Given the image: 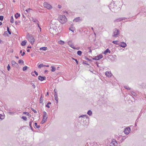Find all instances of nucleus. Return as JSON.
I'll list each match as a JSON object with an SVG mask.
<instances>
[{
  "mask_svg": "<svg viewBox=\"0 0 146 146\" xmlns=\"http://www.w3.org/2000/svg\"><path fill=\"white\" fill-rule=\"evenodd\" d=\"M62 28L61 27L59 26L58 25L56 24H55L54 25H52V27H50V30L51 31V30L53 29L56 32H60L62 30Z\"/></svg>",
  "mask_w": 146,
  "mask_h": 146,
  "instance_id": "obj_1",
  "label": "nucleus"
},
{
  "mask_svg": "<svg viewBox=\"0 0 146 146\" xmlns=\"http://www.w3.org/2000/svg\"><path fill=\"white\" fill-rule=\"evenodd\" d=\"M113 6L112 4L109 6V8L113 12L115 13L120 10L119 7H117L116 5H113Z\"/></svg>",
  "mask_w": 146,
  "mask_h": 146,
  "instance_id": "obj_2",
  "label": "nucleus"
},
{
  "mask_svg": "<svg viewBox=\"0 0 146 146\" xmlns=\"http://www.w3.org/2000/svg\"><path fill=\"white\" fill-rule=\"evenodd\" d=\"M120 33L119 30L115 28L113 30V36L116 38L118 36V35Z\"/></svg>",
  "mask_w": 146,
  "mask_h": 146,
  "instance_id": "obj_3",
  "label": "nucleus"
},
{
  "mask_svg": "<svg viewBox=\"0 0 146 146\" xmlns=\"http://www.w3.org/2000/svg\"><path fill=\"white\" fill-rule=\"evenodd\" d=\"M60 22L62 24L65 23L67 21V19L64 15H60Z\"/></svg>",
  "mask_w": 146,
  "mask_h": 146,
  "instance_id": "obj_4",
  "label": "nucleus"
},
{
  "mask_svg": "<svg viewBox=\"0 0 146 146\" xmlns=\"http://www.w3.org/2000/svg\"><path fill=\"white\" fill-rule=\"evenodd\" d=\"M102 54H100L97 56H95L94 58H93L92 59L94 60H97L102 58Z\"/></svg>",
  "mask_w": 146,
  "mask_h": 146,
  "instance_id": "obj_5",
  "label": "nucleus"
},
{
  "mask_svg": "<svg viewBox=\"0 0 146 146\" xmlns=\"http://www.w3.org/2000/svg\"><path fill=\"white\" fill-rule=\"evenodd\" d=\"M110 144L111 146H115L117 145L118 144V143L116 140L113 139L112 140V141L110 143Z\"/></svg>",
  "mask_w": 146,
  "mask_h": 146,
  "instance_id": "obj_6",
  "label": "nucleus"
},
{
  "mask_svg": "<svg viewBox=\"0 0 146 146\" xmlns=\"http://www.w3.org/2000/svg\"><path fill=\"white\" fill-rule=\"evenodd\" d=\"M131 130V129L129 127H127L125 129L124 131V133L128 135L129 134L130 131Z\"/></svg>",
  "mask_w": 146,
  "mask_h": 146,
  "instance_id": "obj_7",
  "label": "nucleus"
},
{
  "mask_svg": "<svg viewBox=\"0 0 146 146\" xmlns=\"http://www.w3.org/2000/svg\"><path fill=\"white\" fill-rule=\"evenodd\" d=\"M29 39L31 40V43L32 44H34L35 41V39L33 36L30 35L29 37Z\"/></svg>",
  "mask_w": 146,
  "mask_h": 146,
  "instance_id": "obj_8",
  "label": "nucleus"
},
{
  "mask_svg": "<svg viewBox=\"0 0 146 146\" xmlns=\"http://www.w3.org/2000/svg\"><path fill=\"white\" fill-rule=\"evenodd\" d=\"M44 6L45 7L48 9H51L52 8V6L46 3H44Z\"/></svg>",
  "mask_w": 146,
  "mask_h": 146,
  "instance_id": "obj_9",
  "label": "nucleus"
},
{
  "mask_svg": "<svg viewBox=\"0 0 146 146\" xmlns=\"http://www.w3.org/2000/svg\"><path fill=\"white\" fill-rule=\"evenodd\" d=\"M83 118V120H85L86 119H89L88 116L86 115H82L80 116L79 117V118L80 119L81 118Z\"/></svg>",
  "mask_w": 146,
  "mask_h": 146,
  "instance_id": "obj_10",
  "label": "nucleus"
},
{
  "mask_svg": "<svg viewBox=\"0 0 146 146\" xmlns=\"http://www.w3.org/2000/svg\"><path fill=\"white\" fill-rule=\"evenodd\" d=\"M48 118V115L46 112L44 111L43 112V118L42 119L43 120H46V119Z\"/></svg>",
  "mask_w": 146,
  "mask_h": 146,
  "instance_id": "obj_11",
  "label": "nucleus"
},
{
  "mask_svg": "<svg viewBox=\"0 0 146 146\" xmlns=\"http://www.w3.org/2000/svg\"><path fill=\"white\" fill-rule=\"evenodd\" d=\"M68 45L74 49H76V48L75 47L74 45L72 43V41L71 40L69 41L68 42Z\"/></svg>",
  "mask_w": 146,
  "mask_h": 146,
  "instance_id": "obj_12",
  "label": "nucleus"
},
{
  "mask_svg": "<svg viewBox=\"0 0 146 146\" xmlns=\"http://www.w3.org/2000/svg\"><path fill=\"white\" fill-rule=\"evenodd\" d=\"M126 19L125 17H121L120 18H119L118 19H117L114 20V22H118L120 21H121L123 20H124L125 19Z\"/></svg>",
  "mask_w": 146,
  "mask_h": 146,
  "instance_id": "obj_13",
  "label": "nucleus"
},
{
  "mask_svg": "<svg viewBox=\"0 0 146 146\" xmlns=\"http://www.w3.org/2000/svg\"><path fill=\"white\" fill-rule=\"evenodd\" d=\"M11 63L12 66H15L17 67L19 66L18 64L14 60L12 61L11 62Z\"/></svg>",
  "mask_w": 146,
  "mask_h": 146,
  "instance_id": "obj_14",
  "label": "nucleus"
},
{
  "mask_svg": "<svg viewBox=\"0 0 146 146\" xmlns=\"http://www.w3.org/2000/svg\"><path fill=\"white\" fill-rule=\"evenodd\" d=\"M46 77L42 76H38V79L40 81H43L46 79Z\"/></svg>",
  "mask_w": 146,
  "mask_h": 146,
  "instance_id": "obj_15",
  "label": "nucleus"
},
{
  "mask_svg": "<svg viewBox=\"0 0 146 146\" xmlns=\"http://www.w3.org/2000/svg\"><path fill=\"white\" fill-rule=\"evenodd\" d=\"M121 44H119V46L122 47L123 48H124L126 46V44L124 42H121Z\"/></svg>",
  "mask_w": 146,
  "mask_h": 146,
  "instance_id": "obj_16",
  "label": "nucleus"
},
{
  "mask_svg": "<svg viewBox=\"0 0 146 146\" xmlns=\"http://www.w3.org/2000/svg\"><path fill=\"white\" fill-rule=\"evenodd\" d=\"M27 42V41L26 40H23L21 43V44L22 46H24L26 45V44Z\"/></svg>",
  "mask_w": 146,
  "mask_h": 146,
  "instance_id": "obj_17",
  "label": "nucleus"
},
{
  "mask_svg": "<svg viewBox=\"0 0 146 146\" xmlns=\"http://www.w3.org/2000/svg\"><path fill=\"white\" fill-rule=\"evenodd\" d=\"M108 53H111L110 51L108 48L106 49V50L104 52V54H106Z\"/></svg>",
  "mask_w": 146,
  "mask_h": 146,
  "instance_id": "obj_18",
  "label": "nucleus"
},
{
  "mask_svg": "<svg viewBox=\"0 0 146 146\" xmlns=\"http://www.w3.org/2000/svg\"><path fill=\"white\" fill-rule=\"evenodd\" d=\"M55 91V94H54V97L56 101V102H58V100L57 99V93H56L55 91V90H54Z\"/></svg>",
  "mask_w": 146,
  "mask_h": 146,
  "instance_id": "obj_19",
  "label": "nucleus"
},
{
  "mask_svg": "<svg viewBox=\"0 0 146 146\" xmlns=\"http://www.w3.org/2000/svg\"><path fill=\"white\" fill-rule=\"evenodd\" d=\"M31 20L33 21V22H38V21L36 19H34L33 17H31Z\"/></svg>",
  "mask_w": 146,
  "mask_h": 146,
  "instance_id": "obj_20",
  "label": "nucleus"
},
{
  "mask_svg": "<svg viewBox=\"0 0 146 146\" xmlns=\"http://www.w3.org/2000/svg\"><path fill=\"white\" fill-rule=\"evenodd\" d=\"M47 49V47H41L40 48V50H46Z\"/></svg>",
  "mask_w": 146,
  "mask_h": 146,
  "instance_id": "obj_21",
  "label": "nucleus"
},
{
  "mask_svg": "<svg viewBox=\"0 0 146 146\" xmlns=\"http://www.w3.org/2000/svg\"><path fill=\"white\" fill-rule=\"evenodd\" d=\"M15 18L17 19L18 17L20 16V14L17 13L15 14Z\"/></svg>",
  "mask_w": 146,
  "mask_h": 146,
  "instance_id": "obj_22",
  "label": "nucleus"
},
{
  "mask_svg": "<svg viewBox=\"0 0 146 146\" xmlns=\"http://www.w3.org/2000/svg\"><path fill=\"white\" fill-rule=\"evenodd\" d=\"M106 75L108 77L111 76V73H110L109 72H106L105 73Z\"/></svg>",
  "mask_w": 146,
  "mask_h": 146,
  "instance_id": "obj_23",
  "label": "nucleus"
},
{
  "mask_svg": "<svg viewBox=\"0 0 146 146\" xmlns=\"http://www.w3.org/2000/svg\"><path fill=\"white\" fill-rule=\"evenodd\" d=\"M5 118V115L3 113V115L0 114V119L1 120H2L4 119Z\"/></svg>",
  "mask_w": 146,
  "mask_h": 146,
  "instance_id": "obj_24",
  "label": "nucleus"
},
{
  "mask_svg": "<svg viewBox=\"0 0 146 146\" xmlns=\"http://www.w3.org/2000/svg\"><path fill=\"white\" fill-rule=\"evenodd\" d=\"M79 19H80L79 17H76V18H75L73 20V21L74 22H77L79 20Z\"/></svg>",
  "mask_w": 146,
  "mask_h": 146,
  "instance_id": "obj_25",
  "label": "nucleus"
},
{
  "mask_svg": "<svg viewBox=\"0 0 146 146\" xmlns=\"http://www.w3.org/2000/svg\"><path fill=\"white\" fill-rule=\"evenodd\" d=\"M87 114L89 115H91L92 114V112L91 110H89L88 111Z\"/></svg>",
  "mask_w": 146,
  "mask_h": 146,
  "instance_id": "obj_26",
  "label": "nucleus"
},
{
  "mask_svg": "<svg viewBox=\"0 0 146 146\" xmlns=\"http://www.w3.org/2000/svg\"><path fill=\"white\" fill-rule=\"evenodd\" d=\"M51 68H52V69L51 70L52 72H53L55 71L56 68L54 66H51Z\"/></svg>",
  "mask_w": 146,
  "mask_h": 146,
  "instance_id": "obj_27",
  "label": "nucleus"
},
{
  "mask_svg": "<svg viewBox=\"0 0 146 146\" xmlns=\"http://www.w3.org/2000/svg\"><path fill=\"white\" fill-rule=\"evenodd\" d=\"M43 102V99L42 98V96L40 97V103L42 104H43V103L42 104V103Z\"/></svg>",
  "mask_w": 146,
  "mask_h": 146,
  "instance_id": "obj_28",
  "label": "nucleus"
},
{
  "mask_svg": "<svg viewBox=\"0 0 146 146\" xmlns=\"http://www.w3.org/2000/svg\"><path fill=\"white\" fill-rule=\"evenodd\" d=\"M82 53V52L80 50H78L77 52V54L79 56H81Z\"/></svg>",
  "mask_w": 146,
  "mask_h": 146,
  "instance_id": "obj_29",
  "label": "nucleus"
},
{
  "mask_svg": "<svg viewBox=\"0 0 146 146\" xmlns=\"http://www.w3.org/2000/svg\"><path fill=\"white\" fill-rule=\"evenodd\" d=\"M58 43L60 44H63L64 43V42L62 40H60L58 41Z\"/></svg>",
  "mask_w": 146,
  "mask_h": 146,
  "instance_id": "obj_30",
  "label": "nucleus"
},
{
  "mask_svg": "<svg viewBox=\"0 0 146 146\" xmlns=\"http://www.w3.org/2000/svg\"><path fill=\"white\" fill-rule=\"evenodd\" d=\"M51 103L50 102H49L47 103V105H46V107H47L48 108H50V106L49 105V104H51Z\"/></svg>",
  "mask_w": 146,
  "mask_h": 146,
  "instance_id": "obj_31",
  "label": "nucleus"
},
{
  "mask_svg": "<svg viewBox=\"0 0 146 146\" xmlns=\"http://www.w3.org/2000/svg\"><path fill=\"white\" fill-rule=\"evenodd\" d=\"M7 32H8L9 34V35L11 34V32L10 31L9 28L8 27H7Z\"/></svg>",
  "mask_w": 146,
  "mask_h": 146,
  "instance_id": "obj_32",
  "label": "nucleus"
},
{
  "mask_svg": "<svg viewBox=\"0 0 146 146\" xmlns=\"http://www.w3.org/2000/svg\"><path fill=\"white\" fill-rule=\"evenodd\" d=\"M11 19L10 20V22L11 23H14V22L13 17V16H11Z\"/></svg>",
  "mask_w": 146,
  "mask_h": 146,
  "instance_id": "obj_33",
  "label": "nucleus"
},
{
  "mask_svg": "<svg viewBox=\"0 0 146 146\" xmlns=\"http://www.w3.org/2000/svg\"><path fill=\"white\" fill-rule=\"evenodd\" d=\"M118 42V40H114V41H113V42H112L114 43V44H119L118 43H117V42Z\"/></svg>",
  "mask_w": 146,
  "mask_h": 146,
  "instance_id": "obj_34",
  "label": "nucleus"
},
{
  "mask_svg": "<svg viewBox=\"0 0 146 146\" xmlns=\"http://www.w3.org/2000/svg\"><path fill=\"white\" fill-rule=\"evenodd\" d=\"M45 65H44L42 64H40L38 66V67L39 68H40L42 67L45 66Z\"/></svg>",
  "mask_w": 146,
  "mask_h": 146,
  "instance_id": "obj_35",
  "label": "nucleus"
},
{
  "mask_svg": "<svg viewBox=\"0 0 146 146\" xmlns=\"http://www.w3.org/2000/svg\"><path fill=\"white\" fill-rule=\"evenodd\" d=\"M23 114H26L27 115H28V116L30 115V117L31 116V114H29V113L28 112H23Z\"/></svg>",
  "mask_w": 146,
  "mask_h": 146,
  "instance_id": "obj_36",
  "label": "nucleus"
},
{
  "mask_svg": "<svg viewBox=\"0 0 146 146\" xmlns=\"http://www.w3.org/2000/svg\"><path fill=\"white\" fill-rule=\"evenodd\" d=\"M28 68L27 66H24L23 68V71H25Z\"/></svg>",
  "mask_w": 146,
  "mask_h": 146,
  "instance_id": "obj_37",
  "label": "nucleus"
},
{
  "mask_svg": "<svg viewBox=\"0 0 146 146\" xmlns=\"http://www.w3.org/2000/svg\"><path fill=\"white\" fill-rule=\"evenodd\" d=\"M35 126L37 128H39L40 127V125H37V123L36 122L35 123Z\"/></svg>",
  "mask_w": 146,
  "mask_h": 146,
  "instance_id": "obj_38",
  "label": "nucleus"
},
{
  "mask_svg": "<svg viewBox=\"0 0 146 146\" xmlns=\"http://www.w3.org/2000/svg\"><path fill=\"white\" fill-rule=\"evenodd\" d=\"M4 35L5 36H8L9 35L7 34V31H5L4 32Z\"/></svg>",
  "mask_w": 146,
  "mask_h": 146,
  "instance_id": "obj_39",
  "label": "nucleus"
},
{
  "mask_svg": "<svg viewBox=\"0 0 146 146\" xmlns=\"http://www.w3.org/2000/svg\"><path fill=\"white\" fill-rule=\"evenodd\" d=\"M85 59L86 60H88L89 61H92V60L90 59H89V58H88L86 56H85Z\"/></svg>",
  "mask_w": 146,
  "mask_h": 146,
  "instance_id": "obj_40",
  "label": "nucleus"
},
{
  "mask_svg": "<svg viewBox=\"0 0 146 146\" xmlns=\"http://www.w3.org/2000/svg\"><path fill=\"white\" fill-rule=\"evenodd\" d=\"M21 118L25 121H26L27 120V118L25 116H23Z\"/></svg>",
  "mask_w": 146,
  "mask_h": 146,
  "instance_id": "obj_41",
  "label": "nucleus"
},
{
  "mask_svg": "<svg viewBox=\"0 0 146 146\" xmlns=\"http://www.w3.org/2000/svg\"><path fill=\"white\" fill-rule=\"evenodd\" d=\"M131 94L134 96H136V95L135 93L133 91H131Z\"/></svg>",
  "mask_w": 146,
  "mask_h": 146,
  "instance_id": "obj_42",
  "label": "nucleus"
},
{
  "mask_svg": "<svg viewBox=\"0 0 146 146\" xmlns=\"http://www.w3.org/2000/svg\"><path fill=\"white\" fill-rule=\"evenodd\" d=\"M18 63H24V61L20 59L18 61Z\"/></svg>",
  "mask_w": 146,
  "mask_h": 146,
  "instance_id": "obj_43",
  "label": "nucleus"
},
{
  "mask_svg": "<svg viewBox=\"0 0 146 146\" xmlns=\"http://www.w3.org/2000/svg\"><path fill=\"white\" fill-rule=\"evenodd\" d=\"M124 88L127 90H130V88H129L128 86H124Z\"/></svg>",
  "mask_w": 146,
  "mask_h": 146,
  "instance_id": "obj_44",
  "label": "nucleus"
},
{
  "mask_svg": "<svg viewBox=\"0 0 146 146\" xmlns=\"http://www.w3.org/2000/svg\"><path fill=\"white\" fill-rule=\"evenodd\" d=\"M4 17L2 15L0 16V20L1 21H2L3 20Z\"/></svg>",
  "mask_w": 146,
  "mask_h": 146,
  "instance_id": "obj_45",
  "label": "nucleus"
},
{
  "mask_svg": "<svg viewBox=\"0 0 146 146\" xmlns=\"http://www.w3.org/2000/svg\"><path fill=\"white\" fill-rule=\"evenodd\" d=\"M31 84L32 85V86L33 87V88H35V85H34V83H33V82H31Z\"/></svg>",
  "mask_w": 146,
  "mask_h": 146,
  "instance_id": "obj_46",
  "label": "nucleus"
},
{
  "mask_svg": "<svg viewBox=\"0 0 146 146\" xmlns=\"http://www.w3.org/2000/svg\"><path fill=\"white\" fill-rule=\"evenodd\" d=\"M7 70L8 71H9L11 67H10V65L9 64H8V65L7 66Z\"/></svg>",
  "mask_w": 146,
  "mask_h": 146,
  "instance_id": "obj_47",
  "label": "nucleus"
},
{
  "mask_svg": "<svg viewBox=\"0 0 146 146\" xmlns=\"http://www.w3.org/2000/svg\"><path fill=\"white\" fill-rule=\"evenodd\" d=\"M31 110L33 111L35 113H36L37 112L33 108H31Z\"/></svg>",
  "mask_w": 146,
  "mask_h": 146,
  "instance_id": "obj_48",
  "label": "nucleus"
},
{
  "mask_svg": "<svg viewBox=\"0 0 146 146\" xmlns=\"http://www.w3.org/2000/svg\"><path fill=\"white\" fill-rule=\"evenodd\" d=\"M73 29V27H72L69 28V29L70 31H72L73 33H74V30L73 29Z\"/></svg>",
  "mask_w": 146,
  "mask_h": 146,
  "instance_id": "obj_49",
  "label": "nucleus"
},
{
  "mask_svg": "<svg viewBox=\"0 0 146 146\" xmlns=\"http://www.w3.org/2000/svg\"><path fill=\"white\" fill-rule=\"evenodd\" d=\"M83 64H87V65H89V64L87 63V61H85V60H83Z\"/></svg>",
  "mask_w": 146,
  "mask_h": 146,
  "instance_id": "obj_50",
  "label": "nucleus"
},
{
  "mask_svg": "<svg viewBox=\"0 0 146 146\" xmlns=\"http://www.w3.org/2000/svg\"><path fill=\"white\" fill-rule=\"evenodd\" d=\"M72 58L73 60H74L75 61H76V63H77V64H78V61L76 59L74 58Z\"/></svg>",
  "mask_w": 146,
  "mask_h": 146,
  "instance_id": "obj_51",
  "label": "nucleus"
},
{
  "mask_svg": "<svg viewBox=\"0 0 146 146\" xmlns=\"http://www.w3.org/2000/svg\"><path fill=\"white\" fill-rule=\"evenodd\" d=\"M31 8H29L28 9H27L26 11L27 13H29L30 11V10H31Z\"/></svg>",
  "mask_w": 146,
  "mask_h": 146,
  "instance_id": "obj_52",
  "label": "nucleus"
},
{
  "mask_svg": "<svg viewBox=\"0 0 146 146\" xmlns=\"http://www.w3.org/2000/svg\"><path fill=\"white\" fill-rule=\"evenodd\" d=\"M46 121V120H43V119H42V121H41V123L42 124H43V123H45Z\"/></svg>",
  "mask_w": 146,
  "mask_h": 146,
  "instance_id": "obj_53",
  "label": "nucleus"
},
{
  "mask_svg": "<svg viewBox=\"0 0 146 146\" xmlns=\"http://www.w3.org/2000/svg\"><path fill=\"white\" fill-rule=\"evenodd\" d=\"M88 48L89 50V52L90 53H91L92 52V50L91 49V47H88Z\"/></svg>",
  "mask_w": 146,
  "mask_h": 146,
  "instance_id": "obj_54",
  "label": "nucleus"
},
{
  "mask_svg": "<svg viewBox=\"0 0 146 146\" xmlns=\"http://www.w3.org/2000/svg\"><path fill=\"white\" fill-rule=\"evenodd\" d=\"M33 121V120H31V121L29 122V126L31 125V123Z\"/></svg>",
  "mask_w": 146,
  "mask_h": 146,
  "instance_id": "obj_55",
  "label": "nucleus"
},
{
  "mask_svg": "<svg viewBox=\"0 0 146 146\" xmlns=\"http://www.w3.org/2000/svg\"><path fill=\"white\" fill-rule=\"evenodd\" d=\"M34 72L36 76H37L38 75V73L36 71H34Z\"/></svg>",
  "mask_w": 146,
  "mask_h": 146,
  "instance_id": "obj_56",
  "label": "nucleus"
},
{
  "mask_svg": "<svg viewBox=\"0 0 146 146\" xmlns=\"http://www.w3.org/2000/svg\"><path fill=\"white\" fill-rule=\"evenodd\" d=\"M25 54V52H23L22 53H21V55L22 56H23Z\"/></svg>",
  "mask_w": 146,
  "mask_h": 146,
  "instance_id": "obj_57",
  "label": "nucleus"
},
{
  "mask_svg": "<svg viewBox=\"0 0 146 146\" xmlns=\"http://www.w3.org/2000/svg\"><path fill=\"white\" fill-rule=\"evenodd\" d=\"M8 113L10 115H12V114H14V113L13 112H10V111L8 112Z\"/></svg>",
  "mask_w": 146,
  "mask_h": 146,
  "instance_id": "obj_58",
  "label": "nucleus"
},
{
  "mask_svg": "<svg viewBox=\"0 0 146 146\" xmlns=\"http://www.w3.org/2000/svg\"><path fill=\"white\" fill-rule=\"evenodd\" d=\"M139 118H139H138L136 120V123H135V126H137V124H136V122H138V121H137V119Z\"/></svg>",
  "mask_w": 146,
  "mask_h": 146,
  "instance_id": "obj_59",
  "label": "nucleus"
},
{
  "mask_svg": "<svg viewBox=\"0 0 146 146\" xmlns=\"http://www.w3.org/2000/svg\"><path fill=\"white\" fill-rule=\"evenodd\" d=\"M30 126V127L31 128V130L32 131H33V128L32 127V126H31H31Z\"/></svg>",
  "mask_w": 146,
  "mask_h": 146,
  "instance_id": "obj_60",
  "label": "nucleus"
},
{
  "mask_svg": "<svg viewBox=\"0 0 146 146\" xmlns=\"http://www.w3.org/2000/svg\"><path fill=\"white\" fill-rule=\"evenodd\" d=\"M61 7V6L60 5H58V8L60 9Z\"/></svg>",
  "mask_w": 146,
  "mask_h": 146,
  "instance_id": "obj_61",
  "label": "nucleus"
},
{
  "mask_svg": "<svg viewBox=\"0 0 146 146\" xmlns=\"http://www.w3.org/2000/svg\"><path fill=\"white\" fill-rule=\"evenodd\" d=\"M96 64L97 65V67H99V65H98V63L97 62H96Z\"/></svg>",
  "mask_w": 146,
  "mask_h": 146,
  "instance_id": "obj_62",
  "label": "nucleus"
},
{
  "mask_svg": "<svg viewBox=\"0 0 146 146\" xmlns=\"http://www.w3.org/2000/svg\"><path fill=\"white\" fill-rule=\"evenodd\" d=\"M27 48H31V46H28L27 47Z\"/></svg>",
  "mask_w": 146,
  "mask_h": 146,
  "instance_id": "obj_63",
  "label": "nucleus"
},
{
  "mask_svg": "<svg viewBox=\"0 0 146 146\" xmlns=\"http://www.w3.org/2000/svg\"><path fill=\"white\" fill-rule=\"evenodd\" d=\"M15 24L16 25H17L18 24V22L17 21H15Z\"/></svg>",
  "mask_w": 146,
  "mask_h": 146,
  "instance_id": "obj_64",
  "label": "nucleus"
}]
</instances>
